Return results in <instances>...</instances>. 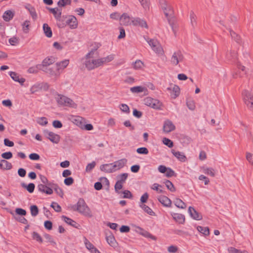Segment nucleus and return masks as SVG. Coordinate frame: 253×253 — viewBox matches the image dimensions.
<instances>
[{
	"mask_svg": "<svg viewBox=\"0 0 253 253\" xmlns=\"http://www.w3.org/2000/svg\"><path fill=\"white\" fill-rule=\"evenodd\" d=\"M74 211H78L79 212L84 214L85 216L91 217L92 214L90 209L86 204L84 200L82 198L79 199L76 205L72 207Z\"/></svg>",
	"mask_w": 253,
	"mask_h": 253,
	"instance_id": "f257e3e1",
	"label": "nucleus"
},
{
	"mask_svg": "<svg viewBox=\"0 0 253 253\" xmlns=\"http://www.w3.org/2000/svg\"><path fill=\"white\" fill-rule=\"evenodd\" d=\"M55 99L59 105L73 108H76L77 107V104L73 100L66 96L57 94Z\"/></svg>",
	"mask_w": 253,
	"mask_h": 253,
	"instance_id": "f03ea898",
	"label": "nucleus"
},
{
	"mask_svg": "<svg viewBox=\"0 0 253 253\" xmlns=\"http://www.w3.org/2000/svg\"><path fill=\"white\" fill-rule=\"evenodd\" d=\"M245 104L250 109H253V92L252 90L245 89L242 93Z\"/></svg>",
	"mask_w": 253,
	"mask_h": 253,
	"instance_id": "7ed1b4c3",
	"label": "nucleus"
},
{
	"mask_svg": "<svg viewBox=\"0 0 253 253\" xmlns=\"http://www.w3.org/2000/svg\"><path fill=\"white\" fill-rule=\"evenodd\" d=\"M184 59V56L180 50L174 51L169 61L170 64L174 66L178 65L179 63L182 62Z\"/></svg>",
	"mask_w": 253,
	"mask_h": 253,
	"instance_id": "20e7f679",
	"label": "nucleus"
},
{
	"mask_svg": "<svg viewBox=\"0 0 253 253\" xmlns=\"http://www.w3.org/2000/svg\"><path fill=\"white\" fill-rule=\"evenodd\" d=\"M144 104L155 109H160L162 103L158 100L147 97L144 99Z\"/></svg>",
	"mask_w": 253,
	"mask_h": 253,
	"instance_id": "39448f33",
	"label": "nucleus"
},
{
	"mask_svg": "<svg viewBox=\"0 0 253 253\" xmlns=\"http://www.w3.org/2000/svg\"><path fill=\"white\" fill-rule=\"evenodd\" d=\"M43 133L46 138L53 143L57 144L60 141V135L53 132L50 131L47 129H44L43 130Z\"/></svg>",
	"mask_w": 253,
	"mask_h": 253,
	"instance_id": "423d86ee",
	"label": "nucleus"
},
{
	"mask_svg": "<svg viewBox=\"0 0 253 253\" xmlns=\"http://www.w3.org/2000/svg\"><path fill=\"white\" fill-rule=\"evenodd\" d=\"M132 25L135 27H139L141 28L148 29V26L147 22L140 17H132L131 20Z\"/></svg>",
	"mask_w": 253,
	"mask_h": 253,
	"instance_id": "0eeeda50",
	"label": "nucleus"
},
{
	"mask_svg": "<svg viewBox=\"0 0 253 253\" xmlns=\"http://www.w3.org/2000/svg\"><path fill=\"white\" fill-rule=\"evenodd\" d=\"M148 42L156 53H161L163 52V49L157 40L151 39Z\"/></svg>",
	"mask_w": 253,
	"mask_h": 253,
	"instance_id": "6e6552de",
	"label": "nucleus"
},
{
	"mask_svg": "<svg viewBox=\"0 0 253 253\" xmlns=\"http://www.w3.org/2000/svg\"><path fill=\"white\" fill-rule=\"evenodd\" d=\"M175 128V126L173 125L172 122L169 120H166L164 124L163 130L165 132L169 133L173 130Z\"/></svg>",
	"mask_w": 253,
	"mask_h": 253,
	"instance_id": "1a4fd4ad",
	"label": "nucleus"
},
{
	"mask_svg": "<svg viewBox=\"0 0 253 253\" xmlns=\"http://www.w3.org/2000/svg\"><path fill=\"white\" fill-rule=\"evenodd\" d=\"M132 17H130L127 14L124 13L120 17V24L124 26H128L132 24L131 20Z\"/></svg>",
	"mask_w": 253,
	"mask_h": 253,
	"instance_id": "9d476101",
	"label": "nucleus"
},
{
	"mask_svg": "<svg viewBox=\"0 0 253 253\" xmlns=\"http://www.w3.org/2000/svg\"><path fill=\"white\" fill-rule=\"evenodd\" d=\"M167 89L169 91L170 96L173 99L176 98L180 94V88L177 85H173L172 88L168 87Z\"/></svg>",
	"mask_w": 253,
	"mask_h": 253,
	"instance_id": "9b49d317",
	"label": "nucleus"
},
{
	"mask_svg": "<svg viewBox=\"0 0 253 253\" xmlns=\"http://www.w3.org/2000/svg\"><path fill=\"white\" fill-rule=\"evenodd\" d=\"M158 201L164 206L169 207L171 204V200L167 196L160 195L158 197Z\"/></svg>",
	"mask_w": 253,
	"mask_h": 253,
	"instance_id": "f8f14e48",
	"label": "nucleus"
},
{
	"mask_svg": "<svg viewBox=\"0 0 253 253\" xmlns=\"http://www.w3.org/2000/svg\"><path fill=\"white\" fill-rule=\"evenodd\" d=\"M188 212L193 219L195 220H201L202 219V215L200 214L198 212H197L194 208L192 207H189L188 209Z\"/></svg>",
	"mask_w": 253,
	"mask_h": 253,
	"instance_id": "ddd939ff",
	"label": "nucleus"
},
{
	"mask_svg": "<svg viewBox=\"0 0 253 253\" xmlns=\"http://www.w3.org/2000/svg\"><path fill=\"white\" fill-rule=\"evenodd\" d=\"M67 24L71 29H76L78 26V21L76 17L71 15L66 21Z\"/></svg>",
	"mask_w": 253,
	"mask_h": 253,
	"instance_id": "4468645a",
	"label": "nucleus"
},
{
	"mask_svg": "<svg viewBox=\"0 0 253 253\" xmlns=\"http://www.w3.org/2000/svg\"><path fill=\"white\" fill-rule=\"evenodd\" d=\"M130 90L131 92L135 93L144 92L145 95L148 94V92L146 87L142 86H136L131 87Z\"/></svg>",
	"mask_w": 253,
	"mask_h": 253,
	"instance_id": "2eb2a0df",
	"label": "nucleus"
},
{
	"mask_svg": "<svg viewBox=\"0 0 253 253\" xmlns=\"http://www.w3.org/2000/svg\"><path fill=\"white\" fill-rule=\"evenodd\" d=\"M73 122L82 129H84V123H85V120L83 117L77 116L73 119Z\"/></svg>",
	"mask_w": 253,
	"mask_h": 253,
	"instance_id": "dca6fc26",
	"label": "nucleus"
},
{
	"mask_svg": "<svg viewBox=\"0 0 253 253\" xmlns=\"http://www.w3.org/2000/svg\"><path fill=\"white\" fill-rule=\"evenodd\" d=\"M9 75L10 77L15 82L19 83L21 85H23L25 82V79L23 78H20L19 76L14 72H10Z\"/></svg>",
	"mask_w": 253,
	"mask_h": 253,
	"instance_id": "f3484780",
	"label": "nucleus"
},
{
	"mask_svg": "<svg viewBox=\"0 0 253 253\" xmlns=\"http://www.w3.org/2000/svg\"><path fill=\"white\" fill-rule=\"evenodd\" d=\"M171 153L180 162H185L186 161V157L183 153L175 151L174 150H171Z\"/></svg>",
	"mask_w": 253,
	"mask_h": 253,
	"instance_id": "a211bd4d",
	"label": "nucleus"
},
{
	"mask_svg": "<svg viewBox=\"0 0 253 253\" xmlns=\"http://www.w3.org/2000/svg\"><path fill=\"white\" fill-rule=\"evenodd\" d=\"M100 44L97 43H95V46L92 48L90 51L85 55V59H87L88 58H93L94 57L93 55L95 53L97 54V50L100 46Z\"/></svg>",
	"mask_w": 253,
	"mask_h": 253,
	"instance_id": "6ab92c4d",
	"label": "nucleus"
},
{
	"mask_svg": "<svg viewBox=\"0 0 253 253\" xmlns=\"http://www.w3.org/2000/svg\"><path fill=\"white\" fill-rule=\"evenodd\" d=\"M12 168V164L5 160H0V168L3 169L9 170Z\"/></svg>",
	"mask_w": 253,
	"mask_h": 253,
	"instance_id": "aec40b11",
	"label": "nucleus"
},
{
	"mask_svg": "<svg viewBox=\"0 0 253 253\" xmlns=\"http://www.w3.org/2000/svg\"><path fill=\"white\" fill-rule=\"evenodd\" d=\"M14 15V12L10 10H8L4 12L2 16V18L5 21L8 22L13 18Z\"/></svg>",
	"mask_w": 253,
	"mask_h": 253,
	"instance_id": "412c9836",
	"label": "nucleus"
},
{
	"mask_svg": "<svg viewBox=\"0 0 253 253\" xmlns=\"http://www.w3.org/2000/svg\"><path fill=\"white\" fill-rule=\"evenodd\" d=\"M49 11L52 13L54 17L58 20H59L61 16V11L58 8H48Z\"/></svg>",
	"mask_w": 253,
	"mask_h": 253,
	"instance_id": "4be33fe9",
	"label": "nucleus"
},
{
	"mask_svg": "<svg viewBox=\"0 0 253 253\" xmlns=\"http://www.w3.org/2000/svg\"><path fill=\"white\" fill-rule=\"evenodd\" d=\"M173 218L179 223L182 224L185 221V217L183 215L179 213H173L172 214Z\"/></svg>",
	"mask_w": 253,
	"mask_h": 253,
	"instance_id": "5701e85b",
	"label": "nucleus"
},
{
	"mask_svg": "<svg viewBox=\"0 0 253 253\" xmlns=\"http://www.w3.org/2000/svg\"><path fill=\"white\" fill-rule=\"evenodd\" d=\"M69 62V61L68 60H65L60 62H58L55 65V68L57 70H59L60 69H63L68 66Z\"/></svg>",
	"mask_w": 253,
	"mask_h": 253,
	"instance_id": "b1692460",
	"label": "nucleus"
},
{
	"mask_svg": "<svg viewBox=\"0 0 253 253\" xmlns=\"http://www.w3.org/2000/svg\"><path fill=\"white\" fill-rule=\"evenodd\" d=\"M43 30L45 35L48 38H51L52 36V32L50 27L47 24H43Z\"/></svg>",
	"mask_w": 253,
	"mask_h": 253,
	"instance_id": "393cba45",
	"label": "nucleus"
},
{
	"mask_svg": "<svg viewBox=\"0 0 253 253\" xmlns=\"http://www.w3.org/2000/svg\"><path fill=\"white\" fill-rule=\"evenodd\" d=\"M48 185L51 186L55 191V192L61 198L63 197L64 192L62 189L60 188L57 184H48Z\"/></svg>",
	"mask_w": 253,
	"mask_h": 253,
	"instance_id": "a878e982",
	"label": "nucleus"
},
{
	"mask_svg": "<svg viewBox=\"0 0 253 253\" xmlns=\"http://www.w3.org/2000/svg\"><path fill=\"white\" fill-rule=\"evenodd\" d=\"M21 185L23 188L26 189L30 193L34 192L35 188V185L33 183H29L28 185H27L25 183H21Z\"/></svg>",
	"mask_w": 253,
	"mask_h": 253,
	"instance_id": "bb28decb",
	"label": "nucleus"
},
{
	"mask_svg": "<svg viewBox=\"0 0 253 253\" xmlns=\"http://www.w3.org/2000/svg\"><path fill=\"white\" fill-rule=\"evenodd\" d=\"M115 55L113 54H110L105 57L100 58L101 60L102 65H103L104 64L109 63L113 61L115 58Z\"/></svg>",
	"mask_w": 253,
	"mask_h": 253,
	"instance_id": "cd10ccee",
	"label": "nucleus"
},
{
	"mask_svg": "<svg viewBox=\"0 0 253 253\" xmlns=\"http://www.w3.org/2000/svg\"><path fill=\"white\" fill-rule=\"evenodd\" d=\"M173 202L175 206L179 209H184L186 208L185 203L179 198L175 199Z\"/></svg>",
	"mask_w": 253,
	"mask_h": 253,
	"instance_id": "c85d7f7f",
	"label": "nucleus"
},
{
	"mask_svg": "<svg viewBox=\"0 0 253 253\" xmlns=\"http://www.w3.org/2000/svg\"><path fill=\"white\" fill-rule=\"evenodd\" d=\"M250 57L249 54L246 52L245 53H244L243 57L241 58V59L239 61L238 63L248 65L250 62Z\"/></svg>",
	"mask_w": 253,
	"mask_h": 253,
	"instance_id": "c756f323",
	"label": "nucleus"
},
{
	"mask_svg": "<svg viewBox=\"0 0 253 253\" xmlns=\"http://www.w3.org/2000/svg\"><path fill=\"white\" fill-rule=\"evenodd\" d=\"M100 169L101 171L106 173H112V169L110 164H103L100 166Z\"/></svg>",
	"mask_w": 253,
	"mask_h": 253,
	"instance_id": "7c9ffc66",
	"label": "nucleus"
},
{
	"mask_svg": "<svg viewBox=\"0 0 253 253\" xmlns=\"http://www.w3.org/2000/svg\"><path fill=\"white\" fill-rule=\"evenodd\" d=\"M55 62V58L53 57H50V58H45L42 62V65L43 66H48L52 64Z\"/></svg>",
	"mask_w": 253,
	"mask_h": 253,
	"instance_id": "2f4dec72",
	"label": "nucleus"
},
{
	"mask_svg": "<svg viewBox=\"0 0 253 253\" xmlns=\"http://www.w3.org/2000/svg\"><path fill=\"white\" fill-rule=\"evenodd\" d=\"M139 228L141 230V232L140 233L141 235L146 238H149L153 240H156L157 238L155 236L152 235L148 231L143 230L141 228Z\"/></svg>",
	"mask_w": 253,
	"mask_h": 253,
	"instance_id": "473e14b6",
	"label": "nucleus"
},
{
	"mask_svg": "<svg viewBox=\"0 0 253 253\" xmlns=\"http://www.w3.org/2000/svg\"><path fill=\"white\" fill-rule=\"evenodd\" d=\"M197 229L199 232L205 236H208L210 234L209 228L208 227L198 226H197Z\"/></svg>",
	"mask_w": 253,
	"mask_h": 253,
	"instance_id": "72a5a7b5",
	"label": "nucleus"
},
{
	"mask_svg": "<svg viewBox=\"0 0 253 253\" xmlns=\"http://www.w3.org/2000/svg\"><path fill=\"white\" fill-rule=\"evenodd\" d=\"M203 172L208 175H209L212 177L215 176L214 169L211 168H203Z\"/></svg>",
	"mask_w": 253,
	"mask_h": 253,
	"instance_id": "f704fd0d",
	"label": "nucleus"
},
{
	"mask_svg": "<svg viewBox=\"0 0 253 253\" xmlns=\"http://www.w3.org/2000/svg\"><path fill=\"white\" fill-rule=\"evenodd\" d=\"M62 218L64 219V221L69 225L72 226L73 227H76L77 223L72 219L66 217L65 215H63Z\"/></svg>",
	"mask_w": 253,
	"mask_h": 253,
	"instance_id": "c9c22d12",
	"label": "nucleus"
},
{
	"mask_svg": "<svg viewBox=\"0 0 253 253\" xmlns=\"http://www.w3.org/2000/svg\"><path fill=\"white\" fill-rule=\"evenodd\" d=\"M139 206L149 215H152L154 213L152 209L144 204H140Z\"/></svg>",
	"mask_w": 253,
	"mask_h": 253,
	"instance_id": "e433bc0d",
	"label": "nucleus"
},
{
	"mask_svg": "<svg viewBox=\"0 0 253 253\" xmlns=\"http://www.w3.org/2000/svg\"><path fill=\"white\" fill-rule=\"evenodd\" d=\"M190 18L191 24L192 27H194L197 24L196 19L197 17L193 11H191L190 13Z\"/></svg>",
	"mask_w": 253,
	"mask_h": 253,
	"instance_id": "4c0bfd02",
	"label": "nucleus"
},
{
	"mask_svg": "<svg viewBox=\"0 0 253 253\" xmlns=\"http://www.w3.org/2000/svg\"><path fill=\"white\" fill-rule=\"evenodd\" d=\"M119 169L123 168L126 164L127 160L125 158L122 159L115 162Z\"/></svg>",
	"mask_w": 253,
	"mask_h": 253,
	"instance_id": "58836bf2",
	"label": "nucleus"
},
{
	"mask_svg": "<svg viewBox=\"0 0 253 253\" xmlns=\"http://www.w3.org/2000/svg\"><path fill=\"white\" fill-rule=\"evenodd\" d=\"M30 211L33 216H36L39 214V209L36 205H32L30 207Z\"/></svg>",
	"mask_w": 253,
	"mask_h": 253,
	"instance_id": "ea45409f",
	"label": "nucleus"
},
{
	"mask_svg": "<svg viewBox=\"0 0 253 253\" xmlns=\"http://www.w3.org/2000/svg\"><path fill=\"white\" fill-rule=\"evenodd\" d=\"M26 8L29 11L33 19L34 20L36 19L37 18V13H36L35 8L32 6H29V7H27Z\"/></svg>",
	"mask_w": 253,
	"mask_h": 253,
	"instance_id": "a19ab883",
	"label": "nucleus"
},
{
	"mask_svg": "<svg viewBox=\"0 0 253 253\" xmlns=\"http://www.w3.org/2000/svg\"><path fill=\"white\" fill-rule=\"evenodd\" d=\"M163 11L165 13L166 17L167 18H169L170 16L172 15L173 13V11L171 9L170 5H169L168 7H167L166 8L163 10Z\"/></svg>",
	"mask_w": 253,
	"mask_h": 253,
	"instance_id": "79ce46f5",
	"label": "nucleus"
},
{
	"mask_svg": "<svg viewBox=\"0 0 253 253\" xmlns=\"http://www.w3.org/2000/svg\"><path fill=\"white\" fill-rule=\"evenodd\" d=\"M119 194H122L123 196H122L123 198L131 199L132 198V195L131 193L127 190H125L122 192H120Z\"/></svg>",
	"mask_w": 253,
	"mask_h": 253,
	"instance_id": "37998d69",
	"label": "nucleus"
},
{
	"mask_svg": "<svg viewBox=\"0 0 253 253\" xmlns=\"http://www.w3.org/2000/svg\"><path fill=\"white\" fill-rule=\"evenodd\" d=\"M165 183L167 188L171 192H174L175 191V188L171 181L169 180H166Z\"/></svg>",
	"mask_w": 253,
	"mask_h": 253,
	"instance_id": "c03bdc74",
	"label": "nucleus"
},
{
	"mask_svg": "<svg viewBox=\"0 0 253 253\" xmlns=\"http://www.w3.org/2000/svg\"><path fill=\"white\" fill-rule=\"evenodd\" d=\"M84 242L86 248L89 251H90L94 247V245L91 243L85 237H84Z\"/></svg>",
	"mask_w": 253,
	"mask_h": 253,
	"instance_id": "a18cd8bd",
	"label": "nucleus"
},
{
	"mask_svg": "<svg viewBox=\"0 0 253 253\" xmlns=\"http://www.w3.org/2000/svg\"><path fill=\"white\" fill-rule=\"evenodd\" d=\"M71 0H59L57 2L59 7H64L67 5H70Z\"/></svg>",
	"mask_w": 253,
	"mask_h": 253,
	"instance_id": "49530a36",
	"label": "nucleus"
},
{
	"mask_svg": "<svg viewBox=\"0 0 253 253\" xmlns=\"http://www.w3.org/2000/svg\"><path fill=\"white\" fill-rule=\"evenodd\" d=\"M237 57V53L235 50H230V52L227 54V58L229 60L235 59Z\"/></svg>",
	"mask_w": 253,
	"mask_h": 253,
	"instance_id": "de8ad7c7",
	"label": "nucleus"
},
{
	"mask_svg": "<svg viewBox=\"0 0 253 253\" xmlns=\"http://www.w3.org/2000/svg\"><path fill=\"white\" fill-rule=\"evenodd\" d=\"M84 65H85V67L88 70H91L94 69L92 62L91 61V60L90 59V58L86 59V60L84 62Z\"/></svg>",
	"mask_w": 253,
	"mask_h": 253,
	"instance_id": "09e8293b",
	"label": "nucleus"
},
{
	"mask_svg": "<svg viewBox=\"0 0 253 253\" xmlns=\"http://www.w3.org/2000/svg\"><path fill=\"white\" fill-rule=\"evenodd\" d=\"M187 107L191 110H194L195 109V102L192 99H188L186 101Z\"/></svg>",
	"mask_w": 253,
	"mask_h": 253,
	"instance_id": "8fccbe9b",
	"label": "nucleus"
},
{
	"mask_svg": "<svg viewBox=\"0 0 253 253\" xmlns=\"http://www.w3.org/2000/svg\"><path fill=\"white\" fill-rule=\"evenodd\" d=\"M91 60L92 62L94 69L102 66L101 60H100V58H98L97 59H91Z\"/></svg>",
	"mask_w": 253,
	"mask_h": 253,
	"instance_id": "3c124183",
	"label": "nucleus"
},
{
	"mask_svg": "<svg viewBox=\"0 0 253 253\" xmlns=\"http://www.w3.org/2000/svg\"><path fill=\"white\" fill-rule=\"evenodd\" d=\"M37 123L42 126H45L48 124V121L45 117H41L38 119Z\"/></svg>",
	"mask_w": 253,
	"mask_h": 253,
	"instance_id": "603ef678",
	"label": "nucleus"
},
{
	"mask_svg": "<svg viewBox=\"0 0 253 253\" xmlns=\"http://www.w3.org/2000/svg\"><path fill=\"white\" fill-rule=\"evenodd\" d=\"M106 240L108 243L111 246H114L115 245V239L112 235H110L106 237Z\"/></svg>",
	"mask_w": 253,
	"mask_h": 253,
	"instance_id": "864d4df0",
	"label": "nucleus"
},
{
	"mask_svg": "<svg viewBox=\"0 0 253 253\" xmlns=\"http://www.w3.org/2000/svg\"><path fill=\"white\" fill-rule=\"evenodd\" d=\"M143 65V62L140 60H137L133 63V68L136 70L141 69Z\"/></svg>",
	"mask_w": 253,
	"mask_h": 253,
	"instance_id": "5fc2aeb1",
	"label": "nucleus"
},
{
	"mask_svg": "<svg viewBox=\"0 0 253 253\" xmlns=\"http://www.w3.org/2000/svg\"><path fill=\"white\" fill-rule=\"evenodd\" d=\"M229 32L233 40H234L236 42H239L240 41V36L238 34H237L235 32L231 30H230Z\"/></svg>",
	"mask_w": 253,
	"mask_h": 253,
	"instance_id": "6e6d98bb",
	"label": "nucleus"
},
{
	"mask_svg": "<svg viewBox=\"0 0 253 253\" xmlns=\"http://www.w3.org/2000/svg\"><path fill=\"white\" fill-rule=\"evenodd\" d=\"M163 143L168 146L169 148H171L173 146V142L169 138L165 137L163 139Z\"/></svg>",
	"mask_w": 253,
	"mask_h": 253,
	"instance_id": "4d7b16f0",
	"label": "nucleus"
},
{
	"mask_svg": "<svg viewBox=\"0 0 253 253\" xmlns=\"http://www.w3.org/2000/svg\"><path fill=\"white\" fill-rule=\"evenodd\" d=\"M120 108L121 111L126 114H128L130 112L129 107L126 104H122L120 106Z\"/></svg>",
	"mask_w": 253,
	"mask_h": 253,
	"instance_id": "13d9d810",
	"label": "nucleus"
},
{
	"mask_svg": "<svg viewBox=\"0 0 253 253\" xmlns=\"http://www.w3.org/2000/svg\"><path fill=\"white\" fill-rule=\"evenodd\" d=\"M95 165H96V163L94 161L92 162L91 163L88 164L86 166V168H85L86 172H90L94 169Z\"/></svg>",
	"mask_w": 253,
	"mask_h": 253,
	"instance_id": "bf43d9fd",
	"label": "nucleus"
},
{
	"mask_svg": "<svg viewBox=\"0 0 253 253\" xmlns=\"http://www.w3.org/2000/svg\"><path fill=\"white\" fill-rule=\"evenodd\" d=\"M128 176V174L126 173H124L118 176L119 180L118 181L124 183L125 180L126 179Z\"/></svg>",
	"mask_w": 253,
	"mask_h": 253,
	"instance_id": "052dcab7",
	"label": "nucleus"
},
{
	"mask_svg": "<svg viewBox=\"0 0 253 253\" xmlns=\"http://www.w3.org/2000/svg\"><path fill=\"white\" fill-rule=\"evenodd\" d=\"M9 42L12 45H15L19 42V38L14 36L9 39Z\"/></svg>",
	"mask_w": 253,
	"mask_h": 253,
	"instance_id": "680f3d73",
	"label": "nucleus"
},
{
	"mask_svg": "<svg viewBox=\"0 0 253 253\" xmlns=\"http://www.w3.org/2000/svg\"><path fill=\"white\" fill-rule=\"evenodd\" d=\"M29 21L26 20L22 24L23 30L25 33H28L29 32Z\"/></svg>",
	"mask_w": 253,
	"mask_h": 253,
	"instance_id": "e2e57ef3",
	"label": "nucleus"
},
{
	"mask_svg": "<svg viewBox=\"0 0 253 253\" xmlns=\"http://www.w3.org/2000/svg\"><path fill=\"white\" fill-rule=\"evenodd\" d=\"M32 237L34 239L37 240V241L42 243V239L41 236L36 232H34L32 234Z\"/></svg>",
	"mask_w": 253,
	"mask_h": 253,
	"instance_id": "0e129e2a",
	"label": "nucleus"
},
{
	"mask_svg": "<svg viewBox=\"0 0 253 253\" xmlns=\"http://www.w3.org/2000/svg\"><path fill=\"white\" fill-rule=\"evenodd\" d=\"M136 152L141 154H148L149 152L148 149L145 147H140L138 148L136 150Z\"/></svg>",
	"mask_w": 253,
	"mask_h": 253,
	"instance_id": "69168bd1",
	"label": "nucleus"
},
{
	"mask_svg": "<svg viewBox=\"0 0 253 253\" xmlns=\"http://www.w3.org/2000/svg\"><path fill=\"white\" fill-rule=\"evenodd\" d=\"M51 207L57 212H60L61 211V207L55 202H52Z\"/></svg>",
	"mask_w": 253,
	"mask_h": 253,
	"instance_id": "338daca9",
	"label": "nucleus"
},
{
	"mask_svg": "<svg viewBox=\"0 0 253 253\" xmlns=\"http://www.w3.org/2000/svg\"><path fill=\"white\" fill-rule=\"evenodd\" d=\"M246 159L252 165H253V154L249 153H246Z\"/></svg>",
	"mask_w": 253,
	"mask_h": 253,
	"instance_id": "774afa93",
	"label": "nucleus"
}]
</instances>
